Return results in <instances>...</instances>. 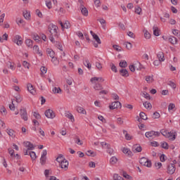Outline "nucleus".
I'll list each match as a JSON object with an SVG mask.
<instances>
[{
    "label": "nucleus",
    "instance_id": "obj_1",
    "mask_svg": "<svg viewBox=\"0 0 180 180\" xmlns=\"http://www.w3.org/2000/svg\"><path fill=\"white\" fill-rule=\"evenodd\" d=\"M57 162H58L60 167L63 169V171H67L68 169V161L64 158V155H59L56 158Z\"/></svg>",
    "mask_w": 180,
    "mask_h": 180
},
{
    "label": "nucleus",
    "instance_id": "obj_2",
    "mask_svg": "<svg viewBox=\"0 0 180 180\" xmlns=\"http://www.w3.org/2000/svg\"><path fill=\"white\" fill-rule=\"evenodd\" d=\"M160 133L164 136V137L171 140V141H174L175 139H176V131L174 130L168 131L167 129H162Z\"/></svg>",
    "mask_w": 180,
    "mask_h": 180
},
{
    "label": "nucleus",
    "instance_id": "obj_3",
    "mask_svg": "<svg viewBox=\"0 0 180 180\" xmlns=\"http://www.w3.org/2000/svg\"><path fill=\"white\" fill-rule=\"evenodd\" d=\"M129 68L131 72H134L135 71H141V70H144V66H143L140 62L135 61L129 65Z\"/></svg>",
    "mask_w": 180,
    "mask_h": 180
},
{
    "label": "nucleus",
    "instance_id": "obj_4",
    "mask_svg": "<svg viewBox=\"0 0 180 180\" xmlns=\"http://www.w3.org/2000/svg\"><path fill=\"white\" fill-rule=\"evenodd\" d=\"M139 164L143 165V167H146L147 168H151V167H153V163L150 159L146 157H143L139 160Z\"/></svg>",
    "mask_w": 180,
    "mask_h": 180
},
{
    "label": "nucleus",
    "instance_id": "obj_5",
    "mask_svg": "<svg viewBox=\"0 0 180 180\" xmlns=\"http://www.w3.org/2000/svg\"><path fill=\"white\" fill-rule=\"evenodd\" d=\"M90 34H91L94 40H95L96 42H94V46L96 49H98L99 47V44H102V41H101V38H99V36L98 34H95L94 32L90 31Z\"/></svg>",
    "mask_w": 180,
    "mask_h": 180
},
{
    "label": "nucleus",
    "instance_id": "obj_6",
    "mask_svg": "<svg viewBox=\"0 0 180 180\" xmlns=\"http://www.w3.org/2000/svg\"><path fill=\"white\" fill-rule=\"evenodd\" d=\"M12 41L17 44V46H22V44H23L22 37L19 34L14 35L12 39Z\"/></svg>",
    "mask_w": 180,
    "mask_h": 180
},
{
    "label": "nucleus",
    "instance_id": "obj_7",
    "mask_svg": "<svg viewBox=\"0 0 180 180\" xmlns=\"http://www.w3.org/2000/svg\"><path fill=\"white\" fill-rule=\"evenodd\" d=\"M157 136H160V132L149 131L145 133V136L146 139H153V137H157Z\"/></svg>",
    "mask_w": 180,
    "mask_h": 180
},
{
    "label": "nucleus",
    "instance_id": "obj_8",
    "mask_svg": "<svg viewBox=\"0 0 180 180\" xmlns=\"http://www.w3.org/2000/svg\"><path fill=\"white\" fill-rule=\"evenodd\" d=\"M44 115L47 119H54L56 117V112L51 109L46 110Z\"/></svg>",
    "mask_w": 180,
    "mask_h": 180
},
{
    "label": "nucleus",
    "instance_id": "obj_9",
    "mask_svg": "<svg viewBox=\"0 0 180 180\" xmlns=\"http://www.w3.org/2000/svg\"><path fill=\"white\" fill-rule=\"evenodd\" d=\"M119 108H122V103L119 101H114L109 105V109H110V110H113Z\"/></svg>",
    "mask_w": 180,
    "mask_h": 180
},
{
    "label": "nucleus",
    "instance_id": "obj_10",
    "mask_svg": "<svg viewBox=\"0 0 180 180\" xmlns=\"http://www.w3.org/2000/svg\"><path fill=\"white\" fill-rule=\"evenodd\" d=\"M49 29V32L51 34H53V36H57V32L58 30V27H57L56 25L50 24Z\"/></svg>",
    "mask_w": 180,
    "mask_h": 180
},
{
    "label": "nucleus",
    "instance_id": "obj_11",
    "mask_svg": "<svg viewBox=\"0 0 180 180\" xmlns=\"http://www.w3.org/2000/svg\"><path fill=\"white\" fill-rule=\"evenodd\" d=\"M22 16L25 20H32V14L29 10H24L22 11Z\"/></svg>",
    "mask_w": 180,
    "mask_h": 180
},
{
    "label": "nucleus",
    "instance_id": "obj_12",
    "mask_svg": "<svg viewBox=\"0 0 180 180\" xmlns=\"http://www.w3.org/2000/svg\"><path fill=\"white\" fill-rule=\"evenodd\" d=\"M122 151L125 155H127V157L133 156V152H131V150H130V149L128 148H126V147L122 148Z\"/></svg>",
    "mask_w": 180,
    "mask_h": 180
},
{
    "label": "nucleus",
    "instance_id": "obj_13",
    "mask_svg": "<svg viewBox=\"0 0 180 180\" xmlns=\"http://www.w3.org/2000/svg\"><path fill=\"white\" fill-rule=\"evenodd\" d=\"M6 133H7L8 136H9L11 139H15V137H16V134L15 133V131L11 128H7L6 129Z\"/></svg>",
    "mask_w": 180,
    "mask_h": 180
},
{
    "label": "nucleus",
    "instance_id": "obj_14",
    "mask_svg": "<svg viewBox=\"0 0 180 180\" xmlns=\"http://www.w3.org/2000/svg\"><path fill=\"white\" fill-rule=\"evenodd\" d=\"M33 51L35 54H38L39 57H43V51L40 50V48H39V46L34 45L33 46Z\"/></svg>",
    "mask_w": 180,
    "mask_h": 180
},
{
    "label": "nucleus",
    "instance_id": "obj_15",
    "mask_svg": "<svg viewBox=\"0 0 180 180\" xmlns=\"http://www.w3.org/2000/svg\"><path fill=\"white\" fill-rule=\"evenodd\" d=\"M23 146L27 148V150H34V146H33V143H30V141H24Z\"/></svg>",
    "mask_w": 180,
    "mask_h": 180
},
{
    "label": "nucleus",
    "instance_id": "obj_16",
    "mask_svg": "<svg viewBox=\"0 0 180 180\" xmlns=\"http://www.w3.org/2000/svg\"><path fill=\"white\" fill-rule=\"evenodd\" d=\"M175 165L170 164L167 167V173L169 174L170 175H172V174L175 173Z\"/></svg>",
    "mask_w": 180,
    "mask_h": 180
},
{
    "label": "nucleus",
    "instance_id": "obj_17",
    "mask_svg": "<svg viewBox=\"0 0 180 180\" xmlns=\"http://www.w3.org/2000/svg\"><path fill=\"white\" fill-rule=\"evenodd\" d=\"M90 81L91 84H96V82H103L105 79H103L102 77H92Z\"/></svg>",
    "mask_w": 180,
    "mask_h": 180
},
{
    "label": "nucleus",
    "instance_id": "obj_18",
    "mask_svg": "<svg viewBox=\"0 0 180 180\" xmlns=\"http://www.w3.org/2000/svg\"><path fill=\"white\" fill-rule=\"evenodd\" d=\"M76 110L77 113H79L80 115H84L86 116V110L81 106L76 107Z\"/></svg>",
    "mask_w": 180,
    "mask_h": 180
},
{
    "label": "nucleus",
    "instance_id": "obj_19",
    "mask_svg": "<svg viewBox=\"0 0 180 180\" xmlns=\"http://www.w3.org/2000/svg\"><path fill=\"white\" fill-rule=\"evenodd\" d=\"M27 88L28 92H30V94H31L32 95H34V94H36V90H34V87H33V85L32 84H27Z\"/></svg>",
    "mask_w": 180,
    "mask_h": 180
},
{
    "label": "nucleus",
    "instance_id": "obj_20",
    "mask_svg": "<svg viewBox=\"0 0 180 180\" xmlns=\"http://www.w3.org/2000/svg\"><path fill=\"white\" fill-rule=\"evenodd\" d=\"M20 115L22 120H25V122H27L28 117H27V112H26V110H20Z\"/></svg>",
    "mask_w": 180,
    "mask_h": 180
},
{
    "label": "nucleus",
    "instance_id": "obj_21",
    "mask_svg": "<svg viewBox=\"0 0 180 180\" xmlns=\"http://www.w3.org/2000/svg\"><path fill=\"white\" fill-rule=\"evenodd\" d=\"M176 110V107L172 103H169L168 105V112L169 113H174Z\"/></svg>",
    "mask_w": 180,
    "mask_h": 180
},
{
    "label": "nucleus",
    "instance_id": "obj_22",
    "mask_svg": "<svg viewBox=\"0 0 180 180\" xmlns=\"http://www.w3.org/2000/svg\"><path fill=\"white\" fill-rule=\"evenodd\" d=\"M153 34L154 36L158 37L161 34V30L158 29V27L154 25L153 27Z\"/></svg>",
    "mask_w": 180,
    "mask_h": 180
},
{
    "label": "nucleus",
    "instance_id": "obj_23",
    "mask_svg": "<svg viewBox=\"0 0 180 180\" xmlns=\"http://www.w3.org/2000/svg\"><path fill=\"white\" fill-rule=\"evenodd\" d=\"M158 60L164 62L165 61V56H164V52L160 51L157 54Z\"/></svg>",
    "mask_w": 180,
    "mask_h": 180
},
{
    "label": "nucleus",
    "instance_id": "obj_24",
    "mask_svg": "<svg viewBox=\"0 0 180 180\" xmlns=\"http://www.w3.org/2000/svg\"><path fill=\"white\" fill-rule=\"evenodd\" d=\"M143 148L140 145H134L133 146L132 151L133 153H141Z\"/></svg>",
    "mask_w": 180,
    "mask_h": 180
},
{
    "label": "nucleus",
    "instance_id": "obj_25",
    "mask_svg": "<svg viewBox=\"0 0 180 180\" xmlns=\"http://www.w3.org/2000/svg\"><path fill=\"white\" fill-rule=\"evenodd\" d=\"M65 117H68V119H70V120L72 122V123H74L75 122V118L74 117V115L70 112H67L65 114Z\"/></svg>",
    "mask_w": 180,
    "mask_h": 180
},
{
    "label": "nucleus",
    "instance_id": "obj_26",
    "mask_svg": "<svg viewBox=\"0 0 180 180\" xmlns=\"http://www.w3.org/2000/svg\"><path fill=\"white\" fill-rule=\"evenodd\" d=\"M145 81H146L147 84H153V82H154V76L153 75L146 76Z\"/></svg>",
    "mask_w": 180,
    "mask_h": 180
},
{
    "label": "nucleus",
    "instance_id": "obj_27",
    "mask_svg": "<svg viewBox=\"0 0 180 180\" xmlns=\"http://www.w3.org/2000/svg\"><path fill=\"white\" fill-rule=\"evenodd\" d=\"M121 175H122V176L124 178H125V179H127V180H133V176H131V175H129V174H127V172L125 171H122L121 172Z\"/></svg>",
    "mask_w": 180,
    "mask_h": 180
},
{
    "label": "nucleus",
    "instance_id": "obj_28",
    "mask_svg": "<svg viewBox=\"0 0 180 180\" xmlns=\"http://www.w3.org/2000/svg\"><path fill=\"white\" fill-rule=\"evenodd\" d=\"M118 161H119V159L116 156H112L110 158V164L111 165H116Z\"/></svg>",
    "mask_w": 180,
    "mask_h": 180
},
{
    "label": "nucleus",
    "instance_id": "obj_29",
    "mask_svg": "<svg viewBox=\"0 0 180 180\" xmlns=\"http://www.w3.org/2000/svg\"><path fill=\"white\" fill-rule=\"evenodd\" d=\"M168 41H169V43H171V44L175 45V44H178V39H176V37H172L171 36Z\"/></svg>",
    "mask_w": 180,
    "mask_h": 180
},
{
    "label": "nucleus",
    "instance_id": "obj_30",
    "mask_svg": "<svg viewBox=\"0 0 180 180\" xmlns=\"http://www.w3.org/2000/svg\"><path fill=\"white\" fill-rule=\"evenodd\" d=\"M143 33L144 37H145V39H146V40H150V39H151V34H150L148 30L144 29L143 30Z\"/></svg>",
    "mask_w": 180,
    "mask_h": 180
},
{
    "label": "nucleus",
    "instance_id": "obj_31",
    "mask_svg": "<svg viewBox=\"0 0 180 180\" xmlns=\"http://www.w3.org/2000/svg\"><path fill=\"white\" fill-rule=\"evenodd\" d=\"M120 73L121 74L122 77H124L125 78L129 77V71H127L126 69L120 70Z\"/></svg>",
    "mask_w": 180,
    "mask_h": 180
},
{
    "label": "nucleus",
    "instance_id": "obj_32",
    "mask_svg": "<svg viewBox=\"0 0 180 180\" xmlns=\"http://www.w3.org/2000/svg\"><path fill=\"white\" fill-rule=\"evenodd\" d=\"M60 26L62 29L64 30V29H70L71 25H70V22L66 21L65 23L63 24V22H60Z\"/></svg>",
    "mask_w": 180,
    "mask_h": 180
},
{
    "label": "nucleus",
    "instance_id": "obj_33",
    "mask_svg": "<svg viewBox=\"0 0 180 180\" xmlns=\"http://www.w3.org/2000/svg\"><path fill=\"white\" fill-rule=\"evenodd\" d=\"M46 53L48 56H49V57H51V58L56 56V53L53 52V49L50 48L46 49Z\"/></svg>",
    "mask_w": 180,
    "mask_h": 180
},
{
    "label": "nucleus",
    "instance_id": "obj_34",
    "mask_svg": "<svg viewBox=\"0 0 180 180\" xmlns=\"http://www.w3.org/2000/svg\"><path fill=\"white\" fill-rule=\"evenodd\" d=\"M29 155L30 156L32 161H36V159L37 158L36 152L34 151L29 152Z\"/></svg>",
    "mask_w": 180,
    "mask_h": 180
},
{
    "label": "nucleus",
    "instance_id": "obj_35",
    "mask_svg": "<svg viewBox=\"0 0 180 180\" xmlns=\"http://www.w3.org/2000/svg\"><path fill=\"white\" fill-rule=\"evenodd\" d=\"M53 94H62L63 91L61 90V88L60 87H53L52 89Z\"/></svg>",
    "mask_w": 180,
    "mask_h": 180
},
{
    "label": "nucleus",
    "instance_id": "obj_36",
    "mask_svg": "<svg viewBox=\"0 0 180 180\" xmlns=\"http://www.w3.org/2000/svg\"><path fill=\"white\" fill-rule=\"evenodd\" d=\"M15 22L18 26H23V25H25V20H23V19H22L21 18H16Z\"/></svg>",
    "mask_w": 180,
    "mask_h": 180
},
{
    "label": "nucleus",
    "instance_id": "obj_37",
    "mask_svg": "<svg viewBox=\"0 0 180 180\" xmlns=\"http://www.w3.org/2000/svg\"><path fill=\"white\" fill-rule=\"evenodd\" d=\"M81 12L84 16H88V9L85 6H81Z\"/></svg>",
    "mask_w": 180,
    "mask_h": 180
},
{
    "label": "nucleus",
    "instance_id": "obj_38",
    "mask_svg": "<svg viewBox=\"0 0 180 180\" xmlns=\"http://www.w3.org/2000/svg\"><path fill=\"white\" fill-rule=\"evenodd\" d=\"M25 44L27 47H30V49H32L33 47V41L30 39H27L25 40Z\"/></svg>",
    "mask_w": 180,
    "mask_h": 180
},
{
    "label": "nucleus",
    "instance_id": "obj_39",
    "mask_svg": "<svg viewBox=\"0 0 180 180\" xmlns=\"http://www.w3.org/2000/svg\"><path fill=\"white\" fill-rule=\"evenodd\" d=\"M124 44L127 50H131V49H133V44L131 42L125 41Z\"/></svg>",
    "mask_w": 180,
    "mask_h": 180
},
{
    "label": "nucleus",
    "instance_id": "obj_40",
    "mask_svg": "<svg viewBox=\"0 0 180 180\" xmlns=\"http://www.w3.org/2000/svg\"><path fill=\"white\" fill-rule=\"evenodd\" d=\"M5 19V13H1L0 10V26L4 25V20Z\"/></svg>",
    "mask_w": 180,
    "mask_h": 180
},
{
    "label": "nucleus",
    "instance_id": "obj_41",
    "mask_svg": "<svg viewBox=\"0 0 180 180\" xmlns=\"http://www.w3.org/2000/svg\"><path fill=\"white\" fill-rule=\"evenodd\" d=\"M94 89H95V91H101L103 89V87H102V85H101V84L96 83L94 84Z\"/></svg>",
    "mask_w": 180,
    "mask_h": 180
},
{
    "label": "nucleus",
    "instance_id": "obj_42",
    "mask_svg": "<svg viewBox=\"0 0 180 180\" xmlns=\"http://www.w3.org/2000/svg\"><path fill=\"white\" fill-rule=\"evenodd\" d=\"M0 113L1 116H6V115H8V111H6V108H5V107H1Z\"/></svg>",
    "mask_w": 180,
    "mask_h": 180
},
{
    "label": "nucleus",
    "instance_id": "obj_43",
    "mask_svg": "<svg viewBox=\"0 0 180 180\" xmlns=\"http://www.w3.org/2000/svg\"><path fill=\"white\" fill-rule=\"evenodd\" d=\"M143 106L144 108H146V109H148V110H151V109L153 108V105L149 102L147 101L143 103Z\"/></svg>",
    "mask_w": 180,
    "mask_h": 180
},
{
    "label": "nucleus",
    "instance_id": "obj_44",
    "mask_svg": "<svg viewBox=\"0 0 180 180\" xmlns=\"http://www.w3.org/2000/svg\"><path fill=\"white\" fill-rule=\"evenodd\" d=\"M32 115L37 120H40V119H41V115L37 111L32 112Z\"/></svg>",
    "mask_w": 180,
    "mask_h": 180
},
{
    "label": "nucleus",
    "instance_id": "obj_45",
    "mask_svg": "<svg viewBox=\"0 0 180 180\" xmlns=\"http://www.w3.org/2000/svg\"><path fill=\"white\" fill-rule=\"evenodd\" d=\"M113 180H124L123 177H122L119 174H114L112 176Z\"/></svg>",
    "mask_w": 180,
    "mask_h": 180
},
{
    "label": "nucleus",
    "instance_id": "obj_46",
    "mask_svg": "<svg viewBox=\"0 0 180 180\" xmlns=\"http://www.w3.org/2000/svg\"><path fill=\"white\" fill-rule=\"evenodd\" d=\"M86 155H88V157H96V152L93 151V150H87L86 153Z\"/></svg>",
    "mask_w": 180,
    "mask_h": 180
},
{
    "label": "nucleus",
    "instance_id": "obj_47",
    "mask_svg": "<svg viewBox=\"0 0 180 180\" xmlns=\"http://www.w3.org/2000/svg\"><path fill=\"white\" fill-rule=\"evenodd\" d=\"M8 154H10L11 157H12V158H16V155H15V150L11 148H9L8 149Z\"/></svg>",
    "mask_w": 180,
    "mask_h": 180
},
{
    "label": "nucleus",
    "instance_id": "obj_48",
    "mask_svg": "<svg viewBox=\"0 0 180 180\" xmlns=\"http://www.w3.org/2000/svg\"><path fill=\"white\" fill-rule=\"evenodd\" d=\"M123 134H124V137L127 140L129 141L131 140V139H133V136L128 134L127 131H123Z\"/></svg>",
    "mask_w": 180,
    "mask_h": 180
},
{
    "label": "nucleus",
    "instance_id": "obj_49",
    "mask_svg": "<svg viewBox=\"0 0 180 180\" xmlns=\"http://www.w3.org/2000/svg\"><path fill=\"white\" fill-rule=\"evenodd\" d=\"M45 5L48 8V9H51V8H53V4L51 3V1H50V0H46L45 1Z\"/></svg>",
    "mask_w": 180,
    "mask_h": 180
},
{
    "label": "nucleus",
    "instance_id": "obj_50",
    "mask_svg": "<svg viewBox=\"0 0 180 180\" xmlns=\"http://www.w3.org/2000/svg\"><path fill=\"white\" fill-rule=\"evenodd\" d=\"M161 147L162 148H165V150H168L169 148V146L168 145V143L163 141L161 143Z\"/></svg>",
    "mask_w": 180,
    "mask_h": 180
},
{
    "label": "nucleus",
    "instance_id": "obj_51",
    "mask_svg": "<svg viewBox=\"0 0 180 180\" xmlns=\"http://www.w3.org/2000/svg\"><path fill=\"white\" fill-rule=\"evenodd\" d=\"M84 65H85L86 68H88V70H91V68H92V65L91 64V63H89V60H88L84 61Z\"/></svg>",
    "mask_w": 180,
    "mask_h": 180
},
{
    "label": "nucleus",
    "instance_id": "obj_52",
    "mask_svg": "<svg viewBox=\"0 0 180 180\" xmlns=\"http://www.w3.org/2000/svg\"><path fill=\"white\" fill-rule=\"evenodd\" d=\"M119 65L121 68H126L127 67V62L126 60H122L120 62Z\"/></svg>",
    "mask_w": 180,
    "mask_h": 180
},
{
    "label": "nucleus",
    "instance_id": "obj_53",
    "mask_svg": "<svg viewBox=\"0 0 180 180\" xmlns=\"http://www.w3.org/2000/svg\"><path fill=\"white\" fill-rule=\"evenodd\" d=\"M143 12V10L141 8L140 6H136L135 8V13H136L137 15H141Z\"/></svg>",
    "mask_w": 180,
    "mask_h": 180
},
{
    "label": "nucleus",
    "instance_id": "obj_54",
    "mask_svg": "<svg viewBox=\"0 0 180 180\" xmlns=\"http://www.w3.org/2000/svg\"><path fill=\"white\" fill-rule=\"evenodd\" d=\"M141 95L143 98H145L146 99H148V101H150V99H151V97L150 96V94H148L146 91L142 92Z\"/></svg>",
    "mask_w": 180,
    "mask_h": 180
},
{
    "label": "nucleus",
    "instance_id": "obj_55",
    "mask_svg": "<svg viewBox=\"0 0 180 180\" xmlns=\"http://www.w3.org/2000/svg\"><path fill=\"white\" fill-rule=\"evenodd\" d=\"M101 145L103 148H105L106 150L110 146V145L106 142H101Z\"/></svg>",
    "mask_w": 180,
    "mask_h": 180
},
{
    "label": "nucleus",
    "instance_id": "obj_56",
    "mask_svg": "<svg viewBox=\"0 0 180 180\" xmlns=\"http://www.w3.org/2000/svg\"><path fill=\"white\" fill-rule=\"evenodd\" d=\"M95 65L98 71H102V64L99 62H96Z\"/></svg>",
    "mask_w": 180,
    "mask_h": 180
},
{
    "label": "nucleus",
    "instance_id": "obj_57",
    "mask_svg": "<svg viewBox=\"0 0 180 180\" xmlns=\"http://www.w3.org/2000/svg\"><path fill=\"white\" fill-rule=\"evenodd\" d=\"M51 58V62L53 63V64H54V65H58L59 61L58 60L57 58L53 56Z\"/></svg>",
    "mask_w": 180,
    "mask_h": 180
},
{
    "label": "nucleus",
    "instance_id": "obj_58",
    "mask_svg": "<svg viewBox=\"0 0 180 180\" xmlns=\"http://www.w3.org/2000/svg\"><path fill=\"white\" fill-rule=\"evenodd\" d=\"M110 69L113 72H117V68L113 63H110Z\"/></svg>",
    "mask_w": 180,
    "mask_h": 180
},
{
    "label": "nucleus",
    "instance_id": "obj_59",
    "mask_svg": "<svg viewBox=\"0 0 180 180\" xmlns=\"http://www.w3.org/2000/svg\"><path fill=\"white\" fill-rule=\"evenodd\" d=\"M0 129H6V124L1 119H0Z\"/></svg>",
    "mask_w": 180,
    "mask_h": 180
},
{
    "label": "nucleus",
    "instance_id": "obj_60",
    "mask_svg": "<svg viewBox=\"0 0 180 180\" xmlns=\"http://www.w3.org/2000/svg\"><path fill=\"white\" fill-rule=\"evenodd\" d=\"M107 153L110 154V155H115V150L110 147L107 148Z\"/></svg>",
    "mask_w": 180,
    "mask_h": 180
},
{
    "label": "nucleus",
    "instance_id": "obj_61",
    "mask_svg": "<svg viewBox=\"0 0 180 180\" xmlns=\"http://www.w3.org/2000/svg\"><path fill=\"white\" fill-rule=\"evenodd\" d=\"M98 20L101 23L103 27H105V26H106V20H105V19L100 18Z\"/></svg>",
    "mask_w": 180,
    "mask_h": 180
},
{
    "label": "nucleus",
    "instance_id": "obj_62",
    "mask_svg": "<svg viewBox=\"0 0 180 180\" xmlns=\"http://www.w3.org/2000/svg\"><path fill=\"white\" fill-rule=\"evenodd\" d=\"M139 116L141 117V119H142L143 120H147L148 117H147V115H146V113L141 112L139 114Z\"/></svg>",
    "mask_w": 180,
    "mask_h": 180
},
{
    "label": "nucleus",
    "instance_id": "obj_63",
    "mask_svg": "<svg viewBox=\"0 0 180 180\" xmlns=\"http://www.w3.org/2000/svg\"><path fill=\"white\" fill-rule=\"evenodd\" d=\"M13 91L18 92V94L21 92L20 87H19V86L13 85Z\"/></svg>",
    "mask_w": 180,
    "mask_h": 180
},
{
    "label": "nucleus",
    "instance_id": "obj_64",
    "mask_svg": "<svg viewBox=\"0 0 180 180\" xmlns=\"http://www.w3.org/2000/svg\"><path fill=\"white\" fill-rule=\"evenodd\" d=\"M172 34H174V36H180V32L178 30H172Z\"/></svg>",
    "mask_w": 180,
    "mask_h": 180
}]
</instances>
